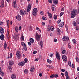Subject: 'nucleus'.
Instances as JSON below:
<instances>
[{
	"instance_id": "f257e3e1",
	"label": "nucleus",
	"mask_w": 79,
	"mask_h": 79,
	"mask_svg": "<svg viewBox=\"0 0 79 79\" xmlns=\"http://www.w3.org/2000/svg\"><path fill=\"white\" fill-rule=\"evenodd\" d=\"M78 10L76 9H73L71 12V16L72 18H73L76 15H78Z\"/></svg>"
},
{
	"instance_id": "f03ea898",
	"label": "nucleus",
	"mask_w": 79,
	"mask_h": 79,
	"mask_svg": "<svg viewBox=\"0 0 79 79\" xmlns=\"http://www.w3.org/2000/svg\"><path fill=\"white\" fill-rule=\"evenodd\" d=\"M16 57L18 59H19L21 57L22 52L19 50H17L16 52Z\"/></svg>"
},
{
	"instance_id": "7ed1b4c3",
	"label": "nucleus",
	"mask_w": 79,
	"mask_h": 79,
	"mask_svg": "<svg viewBox=\"0 0 79 79\" xmlns=\"http://www.w3.org/2000/svg\"><path fill=\"white\" fill-rule=\"evenodd\" d=\"M41 35H39L38 33L36 32V35L35 36V39L37 41H39L40 40Z\"/></svg>"
},
{
	"instance_id": "20e7f679",
	"label": "nucleus",
	"mask_w": 79,
	"mask_h": 79,
	"mask_svg": "<svg viewBox=\"0 0 79 79\" xmlns=\"http://www.w3.org/2000/svg\"><path fill=\"white\" fill-rule=\"evenodd\" d=\"M31 6L32 5L31 3H29L28 4L27 10V12H29L30 11L31 9Z\"/></svg>"
},
{
	"instance_id": "39448f33",
	"label": "nucleus",
	"mask_w": 79,
	"mask_h": 79,
	"mask_svg": "<svg viewBox=\"0 0 79 79\" xmlns=\"http://www.w3.org/2000/svg\"><path fill=\"white\" fill-rule=\"evenodd\" d=\"M38 12V9L37 8H34L32 12V14L34 16H36L37 15V13Z\"/></svg>"
},
{
	"instance_id": "423d86ee",
	"label": "nucleus",
	"mask_w": 79,
	"mask_h": 79,
	"mask_svg": "<svg viewBox=\"0 0 79 79\" xmlns=\"http://www.w3.org/2000/svg\"><path fill=\"white\" fill-rule=\"evenodd\" d=\"M56 58L58 59V60H60V56L59 54V53L58 52H56Z\"/></svg>"
},
{
	"instance_id": "0eeeda50",
	"label": "nucleus",
	"mask_w": 79,
	"mask_h": 79,
	"mask_svg": "<svg viewBox=\"0 0 79 79\" xmlns=\"http://www.w3.org/2000/svg\"><path fill=\"white\" fill-rule=\"evenodd\" d=\"M17 1L16 0H15L14 2H13L12 6L14 8H16L17 7V4H16Z\"/></svg>"
},
{
	"instance_id": "6e6552de",
	"label": "nucleus",
	"mask_w": 79,
	"mask_h": 79,
	"mask_svg": "<svg viewBox=\"0 0 79 79\" xmlns=\"http://www.w3.org/2000/svg\"><path fill=\"white\" fill-rule=\"evenodd\" d=\"M62 33L61 30H60V28H57V34L58 35H60Z\"/></svg>"
},
{
	"instance_id": "1a4fd4ad",
	"label": "nucleus",
	"mask_w": 79,
	"mask_h": 79,
	"mask_svg": "<svg viewBox=\"0 0 79 79\" xmlns=\"http://www.w3.org/2000/svg\"><path fill=\"white\" fill-rule=\"evenodd\" d=\"M19 66H24L25 64V61H22V62H20L18 64Z\"/></svg>"
},
{
	"instance_id": "9d476101",
	"label": "nucleus",
	"mask_w": 79,
	"mask_h": 79,
	"mask_svg": "<svg viewBox=\"0 0 79 79\" xmlns=\"http://www.w3.org/2000/svg\"><path fill=\"white\" fill-rule=\"evenodd\" d=\"M27 46L26 44L25 43H24V47L23 48V50L24 52H25V51H27Z\"/></svg>"
},
{
	"instance_id": "9b49d317",
	"label": "nucleus",
	"mask_w": 79,
	"mask_h": 79,
	"mask_svg": "<svg viewBox=\"0 0 79 79\" xmlns=\"http://www.w3.org/2000/svg\"><path fill=\"white\" fill-rule=\"evenodd\" d=\"M62 58L64 61H67V58L65 55H63L62 56Z\"/></svg>"
},
{
	"instance_id": "f8f14e48",
	"label": "nucleus",
	"mask_w": 79,
	"mask_h": 79,
	"mask_svg": "<svg viewBox=\"0 0 79 79\" xmlns=\"http://www.w3.org/2000/svg\"><path fill=\"white\" fill-rule=\"evenodd\" d=\"M69 37H68L67 36H64V37H63V41H68V40H69Z\"/></svg>"
},
{
	"instance_id": "ddd939ff",
	"label": "nucleus",
	"mask_w": 79,
	"mask_h": 79,
	"mask_svg": "<svg viewBox=\"0 0 79 79\" xmlns=\"http://www.w3.org/2000/svg\"><path fill=\"white\" fill-rule=\"evenodd\" d=\"M16 19L17 20H19V21H20L21 19V16L19 15H18L16 16Z\"/></svg>"
},
{
	"instance_id": "4468645a",
	"label": "nucleus",
	"mask_w": 79,
	"mask_h": 79,
	"mask_svg": "<svg viewBox=\"0 0 79 79\" xmlns=\"http://www.w3.org/2000/svg\"><path fill=\"white\" fill-rule=\"evenodd\" d=\"M0 31L1 34H3L4 32V30L2 27H0Z\"/></svg>"
},
{
	"instance_id": "2eb2a0df",
	"label": "nucleus",
	"mask_w": 79,
	"mask_h": 79,
	"mask_svg": "<svg viewBox=\"0 0 79 79\" xmlns=\"http://www.w3.org/2000/svg\"><path fill=\"white\" fill-rule=\"evenodd\" d=\"M5 38L4 35L3 34H1L0 36V39L1 40H4Z\"/></svg>"
},
{
	"instance_id": "dca6fc26",
	"label": "nucleus",
	"mask_w": 79,
	"mask_h": 79,
	"mask_svg": "<svg viewBox=\"0 0 79 79\" xmlns=\"http://www.w3.org/2000/svg\"><path fill=\"white\" fill-rule=\"evenodd\" d=\"M11 77L12 79H15L16 78V75L15 74H12L11 75Z\"/></svg>"
},
{
	"instance_id": "f3484780",
	"label": "nucleus",
	"mask_w": 79,
	"mask_h": 79,
	"mask_svg": "<svg viewBox=\"0 0 79 79\" xmlns=\"http://www.w3.org/2000/svg\"><path fill=\"white\" fill-rule=\"evenodd\" d=\"M64 22H61V23H60L59 24V27H63V25H64Z\"/></svg>"
},
{
	"instance_id": "a211bd4d",
	"label": "nucleus",
	"mask_w": 79,
	"mask_h": 79,
	"mask_svg": "<svg viewBox=\"0 0 79 79\" xmlns=\"http://www.w3.org/2000/svg\"><path fill=\"white\" fill-rule=\"evenodd\" d=\"M9 64L10 65H13L14 64V62L13 60H10L9 62Z\"/></svg>"
},
{
	"instance_id": "6ab92c4d",
	"label": "nucleus",
	"mask_w": 79,
	"mask_h": 79,
	"mask_svg": "<svg viewBox=\"0 0 79 79\" xmlns=\"http://www.w3.org/2000/svg\"><path fill=\"white\" fill-rule=\"evenodd\" d=\"M0 75H1L2 77H4V73L3 72L2 70V69H1V72H0Z\"/></svg>"
},
{
	"instance_id": "aec40b11",
	"label": "nucleus",
	"mask_w": 79,
	"mask_h": 79,
	"mask_svg": "<svg viewBox=\"0 0 79 79\" xmlns=\"http://www.w3.org/2000/svg\"><path fill=\"white\" fill-rule=\"evenodd\" d=\"M47 13L49 18H52V15H51V13H50L49 11H48Z\"/></svg>"
},
{
	"instance_id": "412c9836",
	"label": "nucleus",
	"mask_w": 79,
	"mask_h": 79,
	"mask_svg": "<svg viewBox=\"0 0 79 79\" xmlns=\"http://www.w3.org/2000/svg\"><path fill=\"white\" fill-rule=\"evenodd\" d=\"M47 67L49 68L50 69H54V66H52V65H47Z\"/></svg>"
},
{
	"instance_id": "4be33fe9",
	"label": "nucleus",
	"mask_w": 79,
	"mask_h": 79,
	"mask_svg": "<svg viewBox=\"0 0 79 79\" xmlns=\"http://www.w3.org/2000/svg\"><path fill=\"white\" fill-rule=\"evenodd\" d=\"M8 70H9V72H11V71L12 69L11 66H8Z\"/></svg>"
},
{
	"instance_id": "5701e85b",
	"label": "nucleus",
	"mask_w": 79,
	"mask_h": 79,
	"mask_svg": "<svg viewBox=\"0 0 79 79\" xmlns=\"http://www.w3.org/2000/svg\"><path fill=\"white\" fill-rule=\"evenodd\" d=\"M53 2L55 4H58V2L57 0H53Z\"/></svg>"
},
{
	"instance_id": "b1692460",
	"label": "nucleus",
	"mask_w": 79,
	"mask_h": 79,
	"mask_svg": "<svg viewBox=\"0 0 79 79\" xmlns=\"http://www.w3.org/2000/svg\"><path fill=\"white\" fill-rule=\"evenodd\" d=\"M20 13L21 15H24V12L23 10H21L20 11Z\"/></svg>"
},
{
	"instance_id": "393cba45",
	"label": "nucleus",
	"mask_w": 79,
	"mask_h": 79,
	"mask_svg": "<svg viewBox=\"0 0 79 79\" xmlns=\"http://www.w3.org/2000/svg\"><path fill=\"white\" fill-rule=\"evenodd\" d=\"M34 68H35L34 66H33V67L31 68V69H30V72H33Z\"/></svg>"
},
{
	"instance_id": "a878e982",
	"label": "nucleus",
	"mask_w": 79,
	"mask_h": 79,
	"mask_svg": "<svg viewBox=\"0 0 79 79\" xmlns=\"http://www.w3.org/2000/svg\"><path fill=\"white\" fill-rule=\"evenodd\" d=\"M64 75L66 76V79H67V77L68 75H69L68 72L67 71L65 72Z\"/></svg>"
},
{
	"instance_id": "bb28decb",
	"label": "nucleus",
	"mask_w": 79,
	"mask_h": 79,
	"mask_svg": "<svg viewBox=\"0 0 79 79\" xmlns=\"http://www.w3.org/2000/svg\"><path fill=\"white\" fill-rule=\"evenodd\" d=\"M30 41L31 43H34V40L33 38H31L30 40Z\"/></svg>"
},
{
	"instance_id": "cd10ccee",
	"label": "nucleus",
	"mask_w": 79,
	"mask_h": 79,
	"mask_svg": "<svg viewBox=\"0 0 79 79\" xmlns=\"http://www.w3.org/2000/svg\"><path fill=\"white\" fill-rule=\"evenodd\" d=\"M21 40L23 41L24 40V37L23 35H21Z\"/></svg>"
},
{
	"instance_id": "c85d7f7f",
	"label": "nucleus",
	"mask_w": 79,
	"mask_h": 79,
	"mask_svg": "<svg viewBox=\"0 0 79 79\" xmlns=\"http://www.w3.org/2000/svg\"><path fill=\"white\" fill-rule=\"evenodd\" d=\"M47 61L48 63L51 64L52 63V60H50V59H47Z\"/></svg>"
},
{
	"instance_id": "c756f323",
	"label": "nucleus",
	"mask_w": 79,
	"mask_h": 79,
	"mask_svg": "<svg viewBox=\"0 0 79 79\" xmlns=\"http://www.w3.org/2000/svg\"><path fill=\"white\" fill-rule=\"evenodd\" d=\"M15 30L16 32H17L19 31V27H16L15 28Z\"/></svg>"
},
{
	"instance_id": "7c9ffc66",
	"label": "nucleus",
	"mask_w": 79,
	"mask_h": 79,
	"mask_svg": "<svg viewBox=\"0 0 79 79\" xmlns=\"http://www.w3.org/2000/svg\"><path fill=\"white\" fill-rule=\"evenodd\" d=\"M50 30L51 31H53L54 30V28L53 27H52V26H50Z\"/></svg>"
},
{
	"instance_id": "2f4dec72",
	"label": "nucleus",
	"mask_w": 79,
	"mask_h": 79,
	"mask_svg": "<svg viewBox=\"0 0 79 79\" xmlns=\"http://www.w3.org/2000/svg\"><path fill=\"white\" fill-rule=\"evenodd\" d=\"M59 75L57 74H54V77H55V78H57V77H58Z\"/></svg>"
},
{
	"instance_id": "473e14b6",
	"label": "nucleus",
	"mask_w": 79,
	"mask_h": 79,
	"mask_svg": "<svg viewBox=\"0 0 79 79\" xmlns=\"http://www.w3.org/2000/svg\"><path fill=\"white\" fill-rule=\"evenodd\" d=\"M76 60L77 62V63H79V57H76Z\"/></svg>"
},
{
	"instance_id": "72a5a7b5",
	"label": "nucleus",
	"mask_w": 79,
	"mask_h": 79,
	"mask_svg": "<svg viewBox=\"0 0 79 79\" xmlns=\"http://www.w3.org/2000/svg\"><path fill=\"white\" fill-rule=\"evenodd\" d=\"M7 46V45L6 43V42L4 44V49H6Z\"/></svg>"
},
{
	"instance_id": "f704fd0d",
	"label": "nucleus",
	"mask_w": 79,
	"mask_h": 79,
	"mask_svg": "<svg viewBox=\"0 0 79 79\" xmlns=\"http://www.w3.org/2000/svg\"><path fill=\"white\" fill-rule=\"evenodd\" d=\"M6 23L8 27H9L10 22L9 21V20H8V19H7V20H6Z\"/></svg>"
},
{
	"instance_id": "c9c22d12",
	"label": "nucleus",
	"mask_w": 79,
	"mask_h": 79,
	"mask_svg": "<svg viewBox=\"0 0 79 79\" xmlns=\"http://www.w3.org/2000/svg\"><path fill=\"white\" fill-rule=\"evenodd\" d=\"M40 45H41V47H43V41H40Z\"/></svg>"
},
{
	"instance_id": "e433bc0d",
	"label": "nucleus",
	"mask_w": 79,
	"mask_h": 79,
	"mask_svg": "<svg viewBox=\"0 0 79 79\" xmlns=\"http://www.w3.org/2000/svg\"><path fill=\"white\" fill-rule=\"evenodd\" d=\"M64 14V12H61L60 14V16L61 17Z\"/></svg>"
},
{
	"instance_id": "4c0bfd02",
	"label": "nucleus",
	"mask_w": 79,
	"mask_h": 79,
	"mask_svg": "<svg viewBox=\"0 0 79 79\" xmlns=\"http://www.w3.org/2000/svg\"><path fill=\"white\" fill-rule=\"evenodd\" d=\"M73 43H74V44H76V40H75L74 39H73Z\"/></svg>"
},
{
	"instance_id": "58836bf2",
	"label": "nucleus",
	"mask_w": 79,
	"mask_h": 79,
	"mask_svg": "<svg viewBox=\"0 0 79 79\" xmlns=\"http://www.w3.org/2000/svg\"><path fill=\"white\" fill-rule=\"evenodd\" d=\"M53 18L54 19H57V16L56 15H54Z\"/></svg>"
},
{
	"instance_id": "ea45409f",
	"label": "nucleus",
	"mask_w": 79,
	"mask_h": 79,
	"mask_svg": "<svg viewBox=\"0 0 79 79\" xmlns=\"http://www.w3.org/2000/svg\"><path fill=\"white\" fill-rule=\"evenodd\" d=\"M52 10H53V11H54L55 10V7L54 6H52Z\"/></svg>"
},
{
	"instance_id": "a19ab883",
	"label": "nucleus",
	"mask_w": 79,
	"mask_h": 79,
	"mask_svg": "<svg viewBox=\"0 0 79 79\" xmlns=\"http://www.w3.org/2000/svg\"><path fill=\"white\" fill-rule=\"evenodd\" d=\"M36 30H37L38 31H40V32H41V31H40V28H39V27H36Z\"/></svg>"
},
{
	"instance_id": "79ce46f5",
	"label": "nucleus",
	"mask_w": 79,
	"mask_h": 79,
	"mask_svg": "<svg viewBox=\"0 0 79 79\" xmlns=\"http://www.w3.org/2000/svg\"><path fill=\"white\" fill-rule=\"evenodd\" d=\"M24 60L25 61V63H27L28 61V59H27L26 58L25 59H24Z\"/></svg>"
},
{
	"instance_id": "37998d69",
	"label": "nucleus",
	"mask_w": 79,
	"mask_h": 79,
	"mask_svg": "<svg viewBox=\"0 0 79 79\" xmlns=\"http://www.w3.org/2000/svg\"><path fill=\"white\" fill-rule=\"evenodd\" d=\"M66 52V50H64L62 51V54H64V53H65Z\"/></svg>"
},
{
	"instance_id": "c03bdc74",
	"label": "nucleus",
	"mask_w": 79,
	"mask_h": 79,
	"mask_svg": "<svg viewBox=\"0 0 79 79\" xmlns=\"http://www.w3.org/2000/svg\"><path fill=\"white\" fill-rule=\"evenodd\" d=\"M73 24L74 26H76L77 23L76 22H73Z\"/></svg>"
},
{
	"instance_id": "a18cd8bd",
	"label": "nucleus",
	"mask_w": 79,
	"mask_h": 79,
	"mask_svg": "<svg viewBox=\"0 0 79 79\" xmlns=\"http://www.w3.org/2000/svg\"><path fill=\"white\" fill-rule=\"evenodd\" d=\"M1 6L2 7H4V2H2L1 3Z\"/></svg>"
},
{
	"instance_id": "49530a36",
	"label": "nucleus",
	"mask_w": 79,
	"mask_h": 79,
	"mask_svg": "<svg viewBox=\"0 0 79 79\" xmlns=\"http://www.w3.org/2000/svg\"><path fill=\"white\" fill-rule=\"evenodd\" d=\"M61 21V19H59V20H58V21H57V24H59V23H60Z\"/></svg>"
},
{
	"instance_id": "de8ad7c7",
	"label": "nucleus",
	"mask_w": 79,
	"mask_h": 79,
	"mask_svg": "<svg viewBox=\"0 0 79 79\" xmlns=\"http://www.w3.org/2000/svg\"><path fill=\"white\" fill-rule=\"evenodd\" d=\"M76 29L77 31H79V26H77Z\"/></svg>"
},
{
	"instance_id": "09e8293b",
	"label": "nucleus",
	"mask_w": 79,
	"mask_h": 79,
	"mask_svg": "<svg viewBox=\"0 0 79 79\" xmlns=\"http://www.w3.org/2000/svg\"><path fill=\"white\" fill-rule=\"evenodd\" d=\"M42 19H43L46 20V19H47V18H46V17L43 16V17H42Z\"/></svg>"
},
{
	"instance_id": "8fccbe9b",
	"label": "nucleus",
	"mask_w": 79,
	"mask_h": 79,
	"mask_svg": "<svg viewBox=\"0 0 79 79\" xmlns=\"http://www.w3.org/2000/svg\"><path fill=\"white\" fill-rule=\"evenodd\" d=\"M27 72H28L27 70H25L24 71V73H25L26 74H27Z\"/></svg>"
},
{
	"instance_id": "3c124183",
	"label": "nucleus",
	"mask_w": 79,
	"mask_h": 79,
	"mask_svg": "<svg viewBox=\"0 0 79 79\" xmlns=\"http://www.w3.org/2000/svg\"><path fill=\"white\" fill-rule=\"evenodd\" d=\"M51 29V26H49L48 28V31H50V30Z\"/></svg>"
},
{
	"instance_id": "603ef678",
	"label": "nucleus",
	"mask_w": 79,
	"mask_h": 79,
	"mask_svg": "<svg viewBox=\"0 0 79 79\" xmlns=\"http://www.w3.org/2000/svg\"><path fill=\"white\" fill-rule=\"evenodd\" d=\"M54 77V74L53 73V74H52V75H51V76H50V78H52H52H53V77Z\"/></svg>"
},
{
	"instance_id": "864d4df0",
	"label": "nucleus",
	"mask_w": 79,
	"mask_h": 79,
	"mask_svg": "<svg viewBox=\"0 0 79 79\" xmlns=\"http://www.w3.org/2000/svg\"><path fill=\"white\" fill-rule=\"evenodd\" d=\"M68 48H71V45H70V43H69L68 44Z\"/></svg>"
},
{
	"instance_id": "5fc2aeb1",
	"label": "nucleus",
	"mask_w": 79,
	"mask_h": 79,
	"mask_svg": "<svg viewBox=\"0 0 79 79\" xmlns=\"http://www.w3.org/2000/svg\"><path fill=\"white\" fill-rule=\"evenodd\" d=\"M17 38H18V36H17V35H15L14 37V40H15L16 39H17Z\"/></svg>"
},
{
	"instance_id": "6e6d98bb",
	"label": "nucleus",
	"mask_w": 79,
	"mask_h": 79,
	"mask_svg": "<svg viewBox=\"0 0 79 79\" xmlns=\"http://www.w3.org/2000/svg\"><path fill=\"white\" fill-rule=\"evenodd\" d=\"M71 62H70V61H69L68 64H69V66H71Z\"/></svg>"
},
{
	"instance_id": "4d7b16f0",
	"label": "nucleus",
	"mask_w": 79,
	"mask_h": 79,
	"mask_svg": "<svg viewBox=\"0 0 79 79\" xmlns=\"http://www.w3.org/2000/svg\"><path fill=\"white\" fill-rule=\"evenodd\" d=\"M49 56L51 57H52V56H53V54H50L49 55Z\"/></svg>"
},
{
	"instance_id": "13d9d810",
	"label": "nucleus",
	"mask_w": 79,
	"mask_h": 79,
	"mask_svg": "<svg viewBox=\"0 0 79 79\" xmlns=\"http://www.w3.org/2000/svg\"><path fill=\"white\" fill-rule=\"evenodd\" d=\"M40 14L41 15H44V12H43V11H41Z\"/></svg>"
},
{
	"instance_id": "bf43d9fd",
	"label": "nucleus",
	"mask_w": 79,
	"mask_h": 79,
	"mask_svg": "<svg viewBox=\"0 0 79 79\" xmlns=\"http://www.w3.org/2000/svg\"><path fill=\"white\" fill-rule=\"evenodd\" d=\"M24 42H21V44L22 45V46H23V47H24Z\"/></svg>"
},
{
	"instance_id": "052dcab7",
	"label": "nucleus",
	"mask_w": 79,
	"mask_h": 79,
	"mask_svg": "<svg viewBox=\"0 0 79 79\" xmlns=\"http://www.w3.org/2000/svg\"><path fill=\"white\" fill-rule=\"evenodd\" d=\"M61 71L62 72H65L64 69H61Z\"/></svg>"
},
{
	"instance_id": "680f3d73",
	"label": "nucleus",
	"mask_w": 79,
	"mask_h": 79,
	"mask_svg": "<svg viewBox=\"0 0 79 79\" xmlns=\"http://www.w3.org/2000/svg\"><path fill=\"white\" fill-rule=\"evenodd\" d=\"M66 79H70L69 76L68 75H67V76L66 77Z\"/></svg>"
},
{
	"instance_id": "e2e57ef3",
	"label": "nucleus",
	"mask_w": 79,
	"mask_h": 79,
	"mask_svg": "<svg viewBox=\"0 0 79 79\" xmlns=\"http://www.w3.org/2000/svg\"><path fill=\"white\" fill-rule=\"evenodd\" d=\"M37 53V52L36 50H35L34 51V52H33V53L34 54H35V53Z\"/></svg>"
},
{
	"instance_id": "0e129e2a",
	"label": "nucleus",
	"mask_w": 79,
	"mask_h": 79,
	"mask_svg": "<svg viewBox=\"0 0 79 79\" xmlns=\"http://www.w3.org/2000/svg\"><path fill=\"white\" fill-rule=\"evenodd\" d=\"M3 24V23L2 21H0V25H2Z\"/></svg>"
},
{
	"instance_id": "69168bd1",
	"label": "nucleus",
	"mask_w": 79,
	"mask_h": 79,
	"mask_svg": "<svg viewBox=\"0 0 79 79\" xmlns=\"http://www.w3.org/2000/svg\"><path fill=\"white\" fill-rule=\"evenodd\" d=\"M12 56H13L12 53H11L10 54V58H12Z\"/></svg>"
},
{
	"instance_id": "338daca9",
	"label": "nucleus",
	"mask_w": 79,
	"mask_h": 79,
	"mask_svg": "<svg viewBox=\"0 0 79 79\" xmlns=\"http://www.w3.org/2000/svg\"><path fill=\"white\" fill-rule=\"evenodd\" d=\"M48 2L50 3H51L52 2V0H48Z\"/></svg>"
},
{
	"instance_id": "774afa93",
	"label": "nucleus",
	"mask_w": 79,
	"mask_h": 79,
	"mask_svg": "<svg viewBox=\"0 0 79 79\" xmlns=\"http://www.w3.org/2000/svg\"><path fill=\"white\" fill-rule=\"evenodd\" d=\"M21 28H22V27H21V26H20L19 28V31H21Z\"/></svg>"
}]
</instances>
